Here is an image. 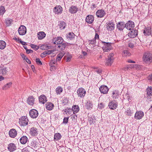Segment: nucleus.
Returning <instances> with one entry per match:
<instances>
[{"label": "nucleus", "mask_w": 152, "mask_h": 152, "mask_svg": "<svg viewBox=\"0 0 152 152\" xmlns=\"http://www.w3.org/2000/svg\"><path fill=\"white\" fill-rule=\"evenodd\" d=\"M142 61L146 64H150L152 62V54L149 52H146L143 53Z\"/></svg>", "instance_id": "f257e3e1"}, {"label": "nucleus", "mask_w": 152, "mask_h": 152, "mask_svg": "<svg viewBox=\"0 0 152 152\" xmlns=\"http://www.w3.org/2000/svg\"><path fill=\"white\" fill-rule=\"evenodd\" d=\"M102 43L104 45L102 49L104 52H108L112 49V47L110 43L103 41H102Z\"/></svg>", "instance_id": "f03ea898"}, {"label": "nucleus", "mask_w": 152, "mask_h": 152, "mask_svg": "<svg viewBox=\"0 0 152 152\" xmlns=\"http://www.w3.org/2000/svg\"><path fill=\"white\" fill-rule=\"evenodd\" d=\"M114 54L113 53H110L108 56V58L106 59L105 64L106 65L110 66L113 63L114 59Z\"/></svg>", "instance_id": "7ed1b4c3"}, {"label": "nucleus", "mask_w": 152, "mask_h": 152, "mask_svg": "<svg viewBox=\"0 0 152 152\" xmlns=\"http://www.w3.org/2000/svg\"><path fill=\"white\" fill-rule=\"evenodd\" d=\"M28 122V119L27 117L26 116H22L19 119V124L22 126H24L27 125Z\"/></svg>", "instance_id": "20e7f679"}, {"label": "nucleus", "mask_w": 152, "mask_h": 152, "mask_svg": "<svg viewBox=\"0 0 152 152\" xmlns=\"http://www.w3.org/2000/svg\"><path fill=\"white\" fill-rule=\"evenodd\" d=\"M125 28L129 30H132L134 27V24L133 22L129 20L126 23H125Z\"/></svg>", "instance_id": "39448f33"}, {"label": "nucleus", "mask_w": 152, "mask_h": 152, "mask_svg": "<svg viewBox=\"0 0 152 152\" xmlns=\"http://www.w3.org/2000/svg\"><path fill=\"white\" fill-rule=\"evenodd\" d=\"M77 93L78 97L82 98L85 96L86 91L84 88H80L77 89Z\"/></svg>", "instance_id": "423d86ee"}, {"label": "nucleus", "mask_w": 152, "mask_h": 152, "mask_svg": "<svg viewBox=\"0 0 152 152\" xmlns=\"http://www.w3.org/2000/svg\"><path fill=\"white\" fill-rule=\"evenodd\" d=\"M18 31L20 35H24L26 33V27L23 25H21L18 28Z\"/></svg>", "instance_id": "0eeeda50"}, {"label": "nucleus", "mask_w": 152, "mask_h": 152, "mask_svg": "<svg viewBox=\"0 0 152 152\" xmlns=\"http://www.w3.org/2000/svg\"><path fill=\"white\" fill-rule=\"evenodd\" d=\"M63 42V39L60 37H56L54 38L52 40V42L54 44L58 45L60 43H61Z\"/></svg>", "instance_id": "6e6552de"}, {"label": "nucleus", "mask_w": 152, "mask_h": 152, "mask_svg": "<svg viewBox=\"0 0 152 152\" xmlns=\"http://www.w3.org/2000/svg\"><path fill=\"white\" fill-rule=\"evenodd\" d=\"M30 116L32 118H35L37 117L38 115V111L35 109L31 110L29 112Z\"/></svg>", "instance_id": "1a4fd4ad"}, {"label": "nucleus", "mask_w": 152, "mask_h": 152, "mask_svg": "<svg viewBox=\"0 0 152 152\" xmlns=\"http://www.w3.org/2000/svg\"><path fill=\"white\" fill-rule=\"evenodd\" d=\"M118 104L115 100L111 101L109 103V108L111 110L115 109L117 107Z\"/></svg>", "instance_id": "9d476101"}, {"label": "nucleus", "mask_w": 152, "mask_h": 152, "mask_svg": "<svg viewBox=\"0 0 152 152\" xmlns=\"http://www.w3.org/2000/svg\"><path fill=\"white\" fill-rule=\"evenodd\" d=\"M62 8L60 5L56 6L53 9V12L56 14H61L62 11Z\"/></svg>", "instance_id": "9b49d317"}, {"label": "nucleus", "mask_w": 152, "mask_h": 152, "mask_svg": "<svg viewBox=\"0 0 152 152\" xmlns=\"http://www.w3.org/2000/svg\"><path fill=\"white\" fill-rule=\"evenodd\" d=\"M144 116V113L141 111H137L134 115V118L137 120H140Z\"/></svg>", "instance_id": "f8f14e48"}, {"label": "nucleus", "mask_w": 152, "mask_h": 152, "mask_svg": "<svg viewBox=\"0 0 152 152\" xmlns=\"http://www.w3.org/2000/svg\"><path fill=\"white\" fill-rule=\"evenodd\" d=\"M8 72V69L2 66L0 67V74L3 75L7 74Z\"/></svg>", "instance_id": "ddd939ff"}, {"label": "nucleus", "mask_w": 152, "mask_h": 152, "mask_svg": "<svg viewBox=\"0 0 152 152\" xmlns=\"http://www.w3.org/2000/svg\"><path fill=\"white\" fill-rule=\"evenodd\" d=\"M117 28L119 31H123V29L125 27V23L124 22H120L117 23Z\"/></svg>", "instance_id": "4468645a"}, {"label": "nucleus", "mask_w": 152, "mask_h": 152, "mask_svg": "<svg viewBox=\"0 0 152 152\" xmlns=\"http://www.w3.org/2000/svg\"><path fill=\"white\" fill-rule=\"evenodd\" d=\"M107 29L109 31H111L113 30L115 28V25L113 22H109L106 23V25Z\"/></svg>", "instance_id": "2eb2a0df"}, {"label": "nucleus", "mask_w": 152, "mask_h": 152, "mask_svg": "<svg viewBox=\"0 0 152 152\" xmlns=\"http://www.w3.org/2000/svg\"><path fill=\"white\" fill-rule=\"evenodd\" d=\"M99 89L102 93L105 94L107 93L109 89L107 86L102 85L100 87Z\"/></svg>", "instance_id": "dca6fc26"}, {"label": "nucleus", "mask_w": 152, "mask_h": 152, "mask_svg": "<svg viewBox=\"0 0 152 152\" xmlns=\"http://www.w3.org/2000/svg\"><path fill=\"white\" fill-rule=\"evenodd\" d=\"M106 14L105 11L103 10H98L96 12V15L98 17H103Z\"/></svg>", "instance_id": "f3484780"}, {"label": "nucleus", "mask_w": 152, "mask_h": 152, "mask_svg": "<svg viewBox=\"0 0 152 152\" xmlns=\"http://www.w3.org/2000/svg\"><path fill=\"white\" fill-rule=\"evenodd\" d=\"M94 20V17L92 15H88L86 18V21L88 23H92Z\"/></svg>", "instance_id": "a211bd4d"}, {"label": "nucleus", "mask_w": 152, "mask_h": 152, "mask_svg": "<svg viewBox=\"0 0 152 152\" xmlns=\"http://www.w3.org/2000/svg\"><path fill=\"white\" fill-rule=\"evenodd\" d=\"M132 31L128 34V36L130 38H134L137 35V31L136 29H132Z\"/></svg>", "instance_id": "6ab92c4d"}, {"label": "nucleus", "mask_w": 152, "mask_h": 152, "mask_svg": "<svg viewBox=\"0 0 152 152\" xmlns=\"http://www.w3.org/2000/svg\"><path fill=\"white\" fill-rule=\"evenodd\" d=\"M78 8L76 6L72 5L69 9V12L71 14H75L77 12Z\"/></svg>", "instance_id": "aec40b11"}, {"label": "nucleus", "mask_w": 152, "mask_h": 152, "mask_svg": "<svg viewBox=\"0 0 152 152\" xmlns=\"http://www.w3.org/2000/svg\"><path fill=\"white\" fill-rule=\"evenodd\" d=\"M17 132L16 130L12 129H11L9 132V134L10 136L12 138H14L17 135Z\"/></svg>", "instance_id": "412c9836"}, {"label": "nucleus", "mask_w": 152, "mask_h": 152, "mask_svg": "<svg viewBox=\"0 0 152 152\" xmlns=\"http://www.w3.org/2000/svg\"><path fill=\"white\" fill-rule=\"evenodd\" d=\"M30 133L31 135L33 136H35L38 134L37 129L34 127L31 128L30 129Z\"/></svg>", "instance_id": "4be33fe9"}, {"label": "nucleus", "mask_w": 152, "mask_h": 152, "mask_svg": "<svg viewBox=\"0 0 152 152\" xmlns=\"http://www.w3.org/2000/svg\"><path fill=\"white\" fill-rule=\"evenodd\" d=\"M7 148L10 152H12L16 149V147L14 143H11L8 145Z\"/></svg>", "instance_id": "5701e85b"}, {"label": "nucleus", "mask_w": 152, "mask_h": 152, "mask_svg": "<svg viewBox=\"0 0 152 152\" xmlns=\"http://www.w3.org/2000/svg\"><path fill=\"white\" fill-rule=\"evenodd\" d=\"M28 104L30 105H33L34 104V98L33 96H29L27 100Z\"/></svg>", "instance_id": "b1692460"}, {"label": "nucleus", "mask_w": 152, "mask_h": 152, "mask_svg": "<svg viewBox=\"0 0 152 152\" xmlns=\"http://www.w3.org/2000/svg\"><path fill=\"white\" fill-rule=\"evenodd\" d=\"M64 56L65 60L66 62H69L72 58V55L68 52L65 53H64Z\"/></svg>", "instance_id": "393cba45"}, {"label": "nucleus", "mask_w": 152, "mask_h": 152, "mask_svg": "<svg viewBox=\"0 0 152 152\" xmlns=\"http://www.w3.org/2000/svg\"><path fill=\"white\" fill-rule=\"evenodd\" d=\"M39 99V102L42 104H44L47 101L46 96L43 95H41Z\"/></svg>", "instance_id": "a878e982"}, {"label": "nucleus", "mask_w": 152, "mask_h": 152, "mask_svg": "<svg viewBox=\"0 0 152 152\" xmlns=\"http://www.w3.org/2000/svg\"><path fill=\"white\" fill-rule=\"evenodd\" d=\"M45 107L47 110H51L53 108L54 104L50 102H47L46 103Z\"/></svg>", "instance_id": "bb28decb"}, {"label": "nucleus", "mask_w": 152, "mask_h": 152, "mask_svg": "<svg viewBox=\"0 0 152 152\" xmlns=\"http://www.w3.org/2000/svg\"><path fill=\"white\" fill-rule=\"evenodd\" d=\"M66 46V43H62L58 45L57 48L59 49L58 50H63L65 49Z\"/></svg>", "instance_id": "cd10ccee"}, {"label": "nucleus", "mask_w": 152, "mask_h": 152, "mask_svg": "<svg viewBox=\"0 0 152 152\" xmlns=\"http://www.w3.org/2000/svg\"><path fill=\"white\" fill-rule=\"evenodd\" d=\"M28 138L26 136H23L20 139V143L22 144H25L28 141Z\"/></svg>", "instance_id": "c85d7f7f"}, {"label": "nucleus", "mask_w": 152, "mask_h": 152, "mask_svg": "<svg viewBox=\"0 0 152 152\" xmlns=\"http://www.w3.org/2000/svg\"><path fill=\"white\" fill-rule=\"evenodd\" d=\"M45 34L43 31H41L37 33V37L39 39H42L45 37Z\"/></svg>", "instance_id": "c756f323"}, {"label": "nucleus", "mask_w": 152, "mask_h": 152, "mask_svg": "<svg viewBox=\"0 0 152 152\" xmlns=\"http://www.w3.org/2000/svg\"><path fill=\"white\" fill-rule=\"evenodd\" d=\"M143 33L144 34V35H150L151 34V29L149 27L145 28L143 31Z\"/></svg>", "instance_id": "7c9ffc66"}, {"label": "nucleus", "mask_w": 152, "mask_h": 152, "mask_svg": "<svg viewBox=\"0 0 152 152\" xmlns=\"http://www.w3.org/2000/svg\"><path fill=\"white\" fill-rule=\"evenodd\" d=\"M86 107L88 110H91L93 108V105L90 101H88L86 103Z\"/></svg>", "instance_id": "2f4dec72"}, {"label": "nucleus", "mask_w": 152, "mask_h": 152, "mask_svg": "<svg viewBox=\"0 0 152 152\" xmlns=\"http://www.w3.org/2000/svg\"><path fill=\"white\" fill-rule=\"evenodd\" d=\"M72 111L74 114L77 113L79 110V108L77 105L73 106L72 108Z\"/></svg>", "instance_id": "473e14b6"}, {"label": "nucleus", "mask_w": 152, "mask_h": 152, "mask_svg": "<svg viewBox=\"0 0 152 152\" xmlns=\"http://www.w3.org/2000/svg\"><path fill=\"white\" fill-rule=\"evenodd\" d=\"M118 92L117 90H114L112 93V97L114 99H116L118 98Z\"/></svg>", "instance_id": "72a5a7b5"}, {"label": "nucleus", "mask_w": 152, "mask_h": 152, "mask_svg": "<svg viewBox=\"0 0 152 152\" xmlns=\"http://www.w3.org/2000/svg\"><path fill=\"white\" fill-rule=\"evenodd\" d=\"M58 26L60 29L62 30L65 28L66 26V24L64 21H60L58 24Z\"/></svg>", "instance_id": "f704fd0d"}, {"label": "nucleus", "mask_w": 152, "mask_h": 152, "mask_svg": "<svg viewBox=\"0 0 152 152\" xmlns=\"http://www.w3.org/2000/svg\"><path fill=\"white\" fill-rule=\"evenodd\" d=\"M6 44L5 42L3 40H0V49L3 50L6 47Z\"/></svg>", "instance_id": "c9c22d12"}, {"label": "nucleus", "mask_w": 152, "mask_h": 152, "mask_svg": "<svg viewBox=\"0 0 152 152\" xmlns=\"http://www.w3.org/2000/svg\"><path fill=\"white\" fill-rule=\"evenodd\" d=\"M64 111L65 113L67 115H69L72 114V109L70 108L67 107Z\"/></svg>", "instance_id": "e433bc0d"}, {"label": "nucleus", "mask_w": 152, "mask_h": 152, "mask_svg": "<svg viewBox=\"0 0 152 152\" xmlns=\"http://www.w3.org/2000/svg\"><path fill=\"white\" fill-rule=\"evenodd\" d=\"M75 34L72 32H70L67 34L66 37L67 38L70 40H72L74 38Z\"/></svg>", "instance_id": "4c0bfd02"}, {"label": "nucleus", "mask_w": 152, "mask_h": 152, "mask_svg": "<svg viewBox=\"0 0 152 152\" xmlns=\"http://www.w3.org/2000/svg\"><path fill=\"white\" fill-rule=\"evenodd\" d=\"M133 113V110H131L129 108H128L125 112V114L126 115L128 116H131Z\"/></svg>", "instance_id": "58836bf2"}, {"label": "nucleus", "mask_w": 152, "mask_h": 152, "mask_svg": "<svg viewBox=\"0 0 152 152\" xmlns=\"http://www.w3.org/2000/svg\"><path fill=\"white\" fill-rule=\"evenodd\" d=\"M56 94L57 95L60 94L63 91V89L61 86L57 87L56 89Z\"/></svg>", "instance_id": "ea45409f"}, {"label": "nucleus", "mask_w": 152, "mask_h": 152, "mask_svg": "<svg viewBox=\"0 0 152 152\" xmlns=\"http://www.w3.org/2000/svg\"><path fill=\"white\" fill-rule=\"evenodd\" d=\"M146 90L147 94L149 96H152V87H149Z\"/></svg>", "instance_id": "a19ab883"}, {"label": "nucleus", "mask_w": 152, "mask_h": 152, "mask_svg": "<svg viewBox=\"0 0 152 152\" xmlns=\"http://www.w3.org/2000/svg\"><path fill=\"white\" fill-rule=\"evenodd\" d=\"M61 136L60 133H56L54 134V139L56 140H58L61 139Z\"/></svg>", "instance_id": "79ce46f5"}, {"label": "nucleus", "mask_w": 152, "mask_h": 152, "mask_svg": "<svg viewBox=\"0 0 152 152\" xmlns=\"http://www.w3.org/2000/svg\"><path fill=\"white\" fill-rule=\"evenodd\" d=\"M5 23L8 26H10L12 22V19L7 18L5 19Z\"/></svg>", "instance_id": "37998d69"}, {"label": "nucleus", "mask_w": 152, "mask_h": 152, "mask_svg": "<svg viewBox=\"0 0 152 152\" xmlns=\"http://www.w3.org/2000/svg\"><path fill=\"white\" fill-rule=\"evenodd\" d=\"M96 119L94 116H91L89 119V121L90 124H94L95 123Z\"/></svg>", "instance_id": "c03bdc74"}, {"label": "nucleus", "mask_w": 152, "mask_h": 152, "mask_svg": "<svg viewBox=\"0 0 152 152\" xmlns=\"http://www.w3.org/2000/svg\"><path fill=\"white\" fill-rule=\"evenodd\" d=\"M12 84L11 82L7 84L3 87L2 89L4 90L7 89L11 86Z\"/></svg>", "instance_id": "a18cd8bd"}, {"label": "nucleus", "mask_w": 152, "mask_h": 152, "mask_svg": "<svg viewBox=\"0 0 152 152\" xmlns=\"http://www.w3.org/2000/svg\"><path fill=\"white\" fill-rule=\"evenodd\" d=\"M64 54L62 53H60L58 54L57 56L56 61H60L63 56H64Z\"/></svg>", "instance_id": "49530a36"}, {"label": "nucleus", "mask_w": 152, "mask_h": 152, "mask_svg": "<svg viewBox=\"0 0 152 152\" xmlns=\"http://www.w3.org/2000/svg\"><path fill=\"white\" fill-rule=\"evenodd\" d=\"M53 52V50H49L45 51L43 53V54L45 56H47L52 53Z\"/></svg>", "instance_id": "de8ad7c7"}, {"label": "nucleus", "mask_w": 152, "mask_h": 152, "mask_svg": "<svg viewBox=\"0 0 152 152\" xmlns=\"http://www.w3.org/2000/svg\"><path fill=\"white\" fill-rule=\"evenodd\" d=\"M130 53L127 50H124L122 52V55L124 56H130Z\"/></svg>", "instance_id": "09e8293b"}, {"label": "nucleus", "mask_w": 152, "mask_h": 152, "mask_svg": "<svg viewBox=\"0 0 152 152\" xmlns=\"http://www.w3.org/2000/svg\"><path fill=\"white\" fill-rule=\"evenodd\" d=\"M5 12L4 7L2 6L0 7V14L1 15H3Z\"/></svg>", "instance_id": "8fccbe9b"}, {"label": "nucleus", "mask_w": 152, "mask_h": 152, "mask_svg": "<svg viewBox=\"0 0 152 152\" xmlns=\"http://www.w3.org/2000/svg\"><path fill=\"white\" fill-rule=\"evenodd\" d=\"M30 46L32 48L34 49L35 50H37L39 48V47L38 46L32 44L30 45Z\"/></svg>", "instance_id": "3c124183"}, {"label": "nucleus", "mask_w": 152, "mask_h": 152, "mask_svg": "<svg viewBox=\"0 0 152 152\" xmlns=\"http://www.w3.org/2000/svg\"><path fill=\"white\" fill-rule=\"evenodd\" d=\"M69 118V117H64L63 119V123H64V124H67L68 122V121Z\"/></svg>", "instance_id": "603ef678"}, {"label": "nucleus", "mask_w": 152, "mask_h": 152, "mask_svg": "<svg viewBox=\"0 0 152 152\" xmlns=\"http://www.w3.org/2000/svg\"><path fill=\"white\" fill-rule=\"evenodd\" d=\"M88 42L89 44H91L92 45H94L96 44V41L93 39L92 40H88Z\"/></svg>", "instance_id": "864d4df0"}, {"label": "nucleus", "mask_w": 152, "mask_h": 152, "mask_svg": "<svg viewBox=\"0 0 152 152\" xmlns=\"http://www.w3.org/2000/svg\"><path fill=\"white\" fill-rule=\"evenodd\" d=\"M56 63V61L55 60H51L50 63V65L51 67H53L55 66V64Z\"/></svg>", "instance_id": "5fc2aeb1"}, {"label": "nucleus", "mask_w": 152, "mask_h": 152, "mask_svg": "<svg viewBox=\"0 0 152 152\" xmlns=\"http://www.w3.org/2000/svg\"><path fill=\"white\" fill-rule=\"evenodd\" d=\"M94 69H95L94 71L97 72L98 74H99L102 72V70L101 69L95 67H94Z\"/></svg>", "instance_id": "6e6d98bb"}, {"label": "nucleus", "mask_w": 152, "mask_h": 152, "mask_svg": "<svg viewBox=\"0 0 152 152\" xmlns=\"http://www.w3.org/2000/svg\"><path fill=\"white\" fill-rule=\"evenodd\" d=\"M36 61L37 63L39 65H41L42 63L41 61L39 58H37L36 59Z\"/></svg>", "instance_id": "4d7b16f0"}, {"label": "nucleus", "mask_w": 152, "mask_h": 152, "mask_svg": "<svg viewBox=\"0 0 152 152\" xmlns=\"http://www.w3.org/2000/svg\"><path fill=\"white\" fill-rule=\"evenodd\" d=\"M94 39L96 41V39L99 40V35L97 33L95 34V36Z\"/></svg>", "instance_id": "13d9d810"}, {"label": "nucleus", "mask_w": 152, "mask_h": 152, "mask_svg": "<svg viewBox=\"0 0 152 152\" xmlns=\"http://www.w3.org/2000/svg\"><path fill=\"white\" fill-rule=\"evenodd\" d=\"M26 52L27 53V54H29L31 53H32L33 52V51L31 49H28L26 50Z\"/></svg>", "instance_id": "bf43d9fd"}, {"label": "nucleus", "mask_w": 152, "mask_h": 152, "mask_svg": "<svg viewBox=\"0 0 152 152\" xmlns=\"http://www.w3.org/2000/svg\"><path fill=\"white\" fill-rule=\"evenodd\" d=\"M13 39L15 40H16V41L19 42H20V41L21 40V39H20L19 38H16V37H15L13 38Z\"/></svg>", "instance_id": "052dcab7"}, {"label": "nucleus", "mask_w": 152, "mask_h": 152, "mask_svg": "<svg viewBox=\"0 0 152 152\" xmlns=\"http://www.w3.org/2000/svg\"><path fill=\"white\" fill-rule=\"evenodd\" d=\"M129 46L130 48H132L134 47V45L132 43H130L129 44Z\"/></svg>", "instance_id": "680f3d73"}, {"label": "nucleus", "mask_w": 152, "mask_h": 152, "mask_svg": "<svg viewBox=\"0 0 152 152\" xmlns=\"http://www.w3.org/2000/svg\"><path fill=\"white\" fill-rule=\"evenodd\" d=\"M98 107L99 108L101 109L104 107V105L102 103H100L99 104Z\"/></svg>", "instance_id": "e2e57ef3"}, {"label": "nucleus", "mask_w": 152, "mask_h": 152, "mask_svg": "<svg viewBox=\"0 0 152 152\" xmlns=\"http://www.w3.org/2000/svg\"><path fill=\"white\" fill-rule=\"evenodd\" d=\"M82 54L84 56H86L87 55V53L84 51H82Z\"/></svg>", "instance_id": "0e129e2a"}, {"label": "nucleus", "mask_w": 152, "mask_h": 152, "mask_svg": "<svg viewBox=\"0 0 152 152\" xmlns=\"http://www.w3.org/2000/svg\"><path fill=\"white\" fill-rule=\"evenodd\" d=\"M148 80H151L152 81V74L151 75L149 76L148 77Z\"/></svg>", "instance_id": "69168bd1"}, {"label": "nucleus", "mask_w": 152, "mask_h": 152, "mask_svg": "<svg viewBox=\"0 0 152 152\" xmlns=\"http://www.w3.org/2000/svg\"><path fill=\"white\" fill-rule=\"evenodd\" d=\"M22 151V152H29L27 149L26 148H23Z\"/></svg>", "instance_id": "338daca9"}, {"label": "nucleus", "mask_w": 152, "mask_h": 152, "mask_svg": "<svg viewBox=\"0 0 152 152\" xmlns=\"http://www.w3.org/2000/svg\"><path fill=\"white\" fill-rule=\"evenodd\" d=\"M103 152H109V150L108 148H107L104 149V151Z\"/></svg>", "instance_id": "774afa93"}]
</instances>
